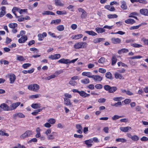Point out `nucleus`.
<instances>
[{
    "label": "nucleus",
    "mask_w": 148,
    "mask_h": 148,
    "mask_svg": "<svg viewBox=\"0 0 148 148\" xmlns=\"http://www.w3.org/2000/svg\"><path fill=\"white\" fill-rule=\"evenodd\" d=\"M28 88L29 90L37 92L39 89L40 87L37 84H35L33 85H29Z\"/></svg>",
    "instance_id": "1"
},
{
    "label": "nucleus",
    "mask_w": 148,
    "mask_h": 148,
    "mask_svg": "<svg viewBox=\"0 0 148 148\" xmlns=\"http://www.w3.org/2000/svg\"><path fill=\"white\" fill-rule=\"evenodd\" d=\"M86 43L85 42H79L76 43L74 45V48L78 49L80 48H85L86 47Z\"/></svg>",
    "instance_id": "2"
},
{
    "label": "nucleus",
    "mask_w": 148,
    "mask_h": 148,
    "mask_svg": "<svg viewBox=\"0 0 148 148\" xmlns=\"http://www.w3.org/2000/svg\"><path fill=\"white\" fill-rule=\"evenodd\" d=\"M32 134L33 132L32 131L29 130H27L21 136L20 138H25L29 136L30 135H32Z\"/></svg>",
    "instance_id": "3"
},
{
    "label": "nucleus",
    "mask_w": 148,
    "mask_h": 148,
    "mask_svg": "<svg viewBox=\"0 0 148 148\" xmlns=\"http://www.w3.org/2000/svg\"><path fill=\"white\" fill-rule=\"evenodd\" d=\"M0 108L2 109L3 111H10V106H9L5 103H3L0 105Z\"/></svg>",
    "instance_id": "4"
},
{
    "label": "nucleus",
    "mask_w": 148,
    "mask_h": 148,
    "mask_svg": "<svg viewBox=\"0 0 148 148\" xmlns=\"http://www.w3.org/2000/svg\"><path fill=\"white\" fill-rule=\"evenodd\" d=\"M8 77L9 78L10 83H13L15 80L16 77L14 74L10 73L8 74Z\"/></svg>",
    "instance_id": "5"
},
{
    "label": "nucleus",
    "mask_w": 148,
    "mask_h": 148,
    "mask_svg": "<svg viewBox=\"0 0 148 148\" xmlns=\"http://www.w3.org/2000/svg\"><path fill=\"white\" fill-rule=\"evenodd\" d=\"M21 104V102H17L12 103L10 106V110H12L16 109Z\"/></svg>",
    "instance_id": "6"
},
{
    "label": "nucleus",
    "mask_w": 148,
    "mask_h": 148,
    "mask_svg": "<svg viewBox=\"0 0 148 148\" xmlns=\"http://www.w3.org/2000/svg\"><path fill=\"white\" fill-rule=\"evenodd\" d=\"M60 55L59 54H56L54 55H51L49 57V58L52 60H56L59 58L60 57Z\"/></svg>",
    "instance_id": "7"
},
{
    "label": "nucleus",
    "mask_w": 148,
    "mask_h": 148,
    "mask_svg": "<svg viewBox=\"0 0 148 148\" xmlns=\"http://www.w3.org/2000/svg\"><path fill=\"white\" fill-rule=\"evenodd\" d=\"M95 81H101L102 79V77L99 75H93L92 78Z\"/></svg>",
    "instance_id": "8"
},
{
    "label": "nucleus",
    "mask_w": 148,
    "mask_h": 148,
    "mask_svg": "<svg viewBox=\"0 0 148 148\" xmlns=\"http://www.w3.org/2000/svg\"><path fill=\"white\" fill-rule=\"evenodd\" d=\"M140 13L145 16H148V9H142L140 10Z\"/></svg>",
    "instance_id": "9"
},
{
    "label": "nucleus",
    "mask_w": 148,
    "mask_h": 148,
    "mask_svg": "<svg viewBox=\"0 0 148 148\" xmlns=\"http://www.w3.org/2000/svg\"><path fill=\"white\" fill-rule=\"evenodd\" d=\"M111 40L112 42L114 44L120 43L121 41V40L118 38H111Z\"/></svg>",
    "instance_id": "10"
},
{
    "label": "nucleus",
    "mask_w": 148,
    "mask_h": 148,
    "mask_svg": "<svg viewBox=\"0 0 148 148\" xmlns=\"http://www.w3.org/2000/svg\"><path fill=\"white\" fill-rule=\"evenodd\" d=\"M20 10V9L19 8H18L16 7H14L12 9V12L13 13V14H14V15L16 17V18H18L19 16H17V15L15 13L16 11L18 12H19V10Z\"/></svg>",
    "instance_id": "11"
},
{
    "label": "nucleus",
    "mask_w": 148,
    "mask_h": 148,
    "mask_svg": "<svg viewBox=\"0 0 148 148\" xmlns=\"http://www.w3.org/2000/svg\"><path fill=\"white\" fill-rule=\"evenodd\" d=\"M131 129V127L129 126L126 127H121L120 128V130L124 132H128V130Z\"/></svg>",
    "instance_id": "12"
},
{
    "label": "nucleus",
    "mask_w": 148,
    "mask_h": 148,
    "mask_svg": "<svg viewBox=\"0 0 148 148\" xmlns=\"http://www.w3.org/2000/svg\"><path fill=\"white\" fill-rule=\"evenodd\" d=\"M27 40V37L26 36L21 37L18 40V42L20 43H24Z\"/></svg>",
    "instance_id": "13"
},
{
    "label": "nucleus",
    "mask_w": 148,
    "mask_h": 148,
    "mask_svg": "<svg viewBox=\"0 0 148 148\" xmlns=\"http://www.w3.org/2000/svg\"><path fill=\"white\" fill-rule=\"evenodd\" d=\"M84 142L88 147H90L92 145V144L91 143L93 142V140H92V139H90L85 141Z\"/></svg>",
    "instance_id": "14"
},
{
    "label": "nucleus",
    "mask_w": 148,
    "mask_h": 148,
    "mask_svg": "<svg viewBox=\"0 0 148 148\" xmlns=\"http://www.w3.org/2000/svg\"><path fill=\"white\" fill-rule=\"evenodd\" d=\"M69 59L62 58L58 61V62L67 64L69 63Z\"/></svg>",
    "instance_id": "15"
},
{
    "label": "nucleus",
    "mask_w": 148,
    "mask_h": 148,
    "mask_svg": "<svg viewBox=\"0 0 148 148\" xmlns=\"http://www.w3.org/2000/svg\"><path fill=\"white\" fill-rule=\"evenodd\" d=\"M82 75L83 76H86L89 78H92L93 76L92 73L90 72H83L82 73Z\"/></svg>",
    "instance_id": "16"
},
{
    "label": "nucleus",
    "mask_w": 148,
    "mask_h": 148,
    "mask_svg": "<svg viewBox=\"0 0 148 148\" xmlns=\"http://www.w3.org/2000/svg\"><path fill=\"white\" fill-rule=\"evenodd\" d=\"M83 36V35L82 34H78L77 35L73 36L71 38L73 39L77 40L82 37Z\"/></svg>",
    "instance_id": "17"
},
{
    "label": "nucleus",
    "mask_w": 148,
    "mask_h": 148,
    "mask_svg": "<svg viewBox=\"0 0 148 148\" xmlns=\"http://www.w3.org/2000/svg\"><path fill=\"white\" fill-rule=\"evenodd\" d=\"M125 23L127 24H132L135 23V20L133 19L129 18L125 21Z\"/></svg>",
    "instance_id": "18"
},
{
    "label": "nucleus",
    "mask_w": 148,
    "mask_h": 148,
    "mask_svg": "<svg viewBox=\"0 0 148 148\" xmlns=\"http://www.w3.org/2000/svg\"><path fill=\"white\" fill-rule=\"evenodd\" d=\"M117 60V59L116 56L114 55H113L111 59V64L112 65H114V64L116 63Z\"/></svg>",
    "instance_id": "19"
},
{
    "label": "nucleus",
    "mask_w": 148,
    "mask_h": 148,
    "mask_svg": "<svg viewBox=\"0 0 148 148\" xmlns=\"http://www.w3.org/2000/svg\"><path fill=\"white\" fill-rule=\"evenodd\" d=\"M64 104L66 106H70L71 105V102L70 100L68 98H64Z\"/></svg>",
    "instance_id": "20"
},
{
    "label": "nucleus",
    "mask_w": 148,
    "mask_h": 148,
    "mask_svg": "<svg viewBox=\"0 0 148 148\" xmlns=\"http://www.w3.org/2000/svg\"><path fill=\"white\" fill-rule=\"evenodd\" d=\"M55 3L57 6H63L64 5V4L62 3L59 0H55Z\"/></svg>",
    "instance_id": "21"
},
{
    "label": "nucleus",
    "mask_w": 148,
    "mask_h": 148,
    "mask_svg": "<svg viewBox=\"0 0 148 148\" xmlns=\"http://www.w3.org/2000/svg\"><path fill=\"white\" fill-rule=\"evenodd\" d=\"M31 107L34 109H37L41 107V104L40 103H33L31 106Z\"/></svg>",
    "instance_id": "22"
},
{
    "label": "nucleus",
    "mask_w": 148,
    "mask_h": 148,
    "mask_svg": "<svg viewBox=\"0 0 148 148\" xmlns=\"http://www.w3.org/2000/svg\"><path fill=\"white\" fill-rule=\"evenodd\" d=\"M61 21V20L60 19H57L56 20H52L50 24H54L55 25H58L59 24Z\"/></svg>",
    "instance_id": "23"
},
{
    "label": "nucleus",
    "mask_w": 148,
    "mask_h": 148,
    "mask_svg": "<svg viewBox=\"0 0 148 148\" xmlns=\"http://www.w3.org/2000/svg\"><path fill=\"white\" fill-rule=\"evenodd\" d=\"M95 30L98 33H102L105 31V30L103 28L97 27L95 28Z\"/></svg>",
    "instance_id": "24"
},
{
    "label": "nucleus",
    "mask_w": 148,
    "mask_h": 148,
    "mask_svg": "<svg viewBox=\"0 0 148 148\" xmlns=\"http://www.w3.org/2000/svg\"><path fill=\"white\" fill-rule=\"evenodd\" d=\"M42 14L43 15H55V14L52 12L48 11H44L42 13Z\"/></svg>",
    "instance_id": "25"
},
{
    "label": "nucleus",
    "mask_w": 148,
    "mask_h": 148,
    "mask_svg": "<svg viewBox=\"0 0 148 148\" xmlns=\"http://www.w3.org/2000/svg\"><path fill=\"white\" fill-rule=\"evenodd\" d=\"M121 8L124 10H126L127 7L126 4V3L124 1H123L121 2Z\"/></svg>",
    "instance_id": "26"
},
{
    "label": "nucleus",
    "mask_w": 148,
    "mask_h": 148,
    "mask_svg": "<svg viewBox=\"0 0 148 148\" xmlns=\"http://www.w3.org/2000/svg\"><path fill=\"white\" fill-rule=\"evenodd\" d=\"M85 32L90 35H91L92 36H95L97 35V34L96 33L92 31H86Z\"/></svg>",
    "instance_id": "27"
},
{
    "label": "nucleus",
    "mask_w": 148,
    "mask_h": 148,
    "mask_svg": "<svg viewBox=\"0 0 148 148\" xmlns=\"http://www.w3.org/2000/svg\"><path fill=\"white\" fill-rule=\"evenodd\" d=\"M128 51V50L127 49H122L121 50H119L118 51V53L119 54H121L124 53H127Z\"/></svg>",
    "instance_id": "28"
},
{
    "label": "nucleus",
    "mask_w": 148,
    "mask_h": 148,
    "mask_svg": "<svg viewBox=\"0 0 148 148\" xmlns=\"http://www.w3.org/2000/svg\"><path fill=\"white\" fill-rule=\"evenodd\" d=\"M117 90V88L116 86L111 87L109 91V92L110 93H113L114 92Z\"/></svg>",
    "instance_id": "29"
},
{
    "label": "nucleus",
    "mask_w": 148,
    "mask_h": 148,
    "mask_svg": "<svg viewBox=\"0 0 148 148\" xmlns=\"http://www.w3.org/2000/svg\"><path fill=\"white\" fill-rule=\"evenodd\" d=\"M122 105V103L121 101H119L117 103H115L114 104H111V106H115L116 107H119Z\"/></svg>",
    "instance_id": "30"
},
{
    "label": "nucleus",
    "mask_w": 148,
    "mask_h": 148,
    "mask_svg": "<svg viewBox=\"0 0 148 148\" xmlns=\"http://www.w3.org/2000/svg\"><path fill=\"white\" fill-rule=\"evenodd\" d=\"M8 26L10 28L14 29L17 26V24L16 23H10L9 24Z\"/></svg>",
    "instance_id": "31"
},
{
    "label": "nucleus",
    "mask_w": 148,
    "mask_h": 148,
    "mask_svg": "<svg viewBox=\"0 0 148 148\" xmlns=\"http://www.w3.org/2000/svg\"><path fill=\"white\" fill-rule=\"evenodd\" d=\"M16 60L18 61H25V59L23 56L17 55Z\"/></svg>",
    "instance_id": "32"
},
{
    "label": "nucleus",
    "mask_w": 148,
    "mask_h": 148,
    "mask_svg": "<svg viewBox=\"0 0 148 148\" xmlns=\"http://www.w3.org/2000/svg\"><path fill=\"white\" fill-rule=\"evenodd\" d=\"M115 77L116 79L119 78L120 79H121L122 78L123 79V76L121 74H120L118 73H116L114 74Z\"/></svg>",
    "instance_id": "33"
},
{
    "label": "nucleus",
    "mask_w": 148,
    "mask_h": 148,
    "mask_svg": "<svg viewBox=\"0 0 148 148\" xmlns=\"http://www.w3.org/2000/svg\"><path fill=\"white\" fill-rule=\"evenodd\" d=\"M115 140L116 142H121L122 143L126 142L127 140L125 138H118L116 139Z\"/></svg>",
    "instance_id": "34"
},
{
    "label": "nucleus",
    "mask_w": 148,
    "mask_h": 148,
    "mask_svg": "<svg viewBox=\"0 0 148 148\" xmlns=\"http://www.w3.org/2000/svg\"><path fill=\"white\" fill-rule=\"evenodd\" d=\"M82 84H88L90 83V80L88 79H83L81 81Z\"/></svg>",
    "instance_id": "35"
},
{
    "label": "nucleus",
    "mask_w": 148,
    "mask_h": 148,
    "mask_svg": "<svg viewBox=\"0 0 148 148\" xmlns=\"http://www.w3.org/2000/svg\"><path fill=\"white\" fill-rule=\"evenodd\" d=\"M56 29L59 31H62L64 30V27L62 25H60L57 27Z\"/></svg>",
    "instance_id": "36"
},
{
    "label": "nucleus",
    "mask_w": 148,
    "mask_h": 148,
    "mask_svg": "<svg viewBox=\"0 0 148 148\" xmlns=\"http://www.w3.org/2000/svg\"><path fill=\"white\" fill-rule=\"evenodd\" d=\"M107 16L110 19L116 18L118 17V16L115 14H109Z\"/></svg>",
    "instance_id": "37"
},
{
    "label": "nucleus",
    "mask_w": 148,
    "mask_h": 148,
    "mask_svg": "<svg viewBox=\"0 0 148 148\" xmlns=\"http://www.w3.org/2000/svg\"><path fill=\"white\" fill-rule=\"evenodd\" d=\"M131 46L134 47L139 48L142 47V45L140 44H138L136 43L131 44Z\"/></svg>",
    "instance_id": "38"
},
{
    "label": "nucleus",
    "mask_w": 148,
    "mask_h": 148,
    "mask_svg": "<svg viewBox=\"0 0 148 148\" xmlns=\"http://www.w3.org/2000/svg\"><path fill=\"white\" fill-rule=\"evenodd\" d=\"M106 59L104 57H101L98 61L99 63L103 64L106 62Z\"/></svg>",
    "instance_id": "39"
},
{
    "label": "nucleus",
    "mask_w": 148,
    "mask_h": 148,
    "mask_svg": "<svg viewBox=\"0 0 148 148\" xmlns=\"http://www.w3.org/2000/svg\"><path fill=\"white\" fill-rule=\"evenodd\" d=\"M56 13L58 15L66 14H67V12L65 11H57Z\"/></svg>",
    "instance_id": "40"
},
{
    "label": "nucleus",
    "mask_w": 148,
    "mask_h": 148,
    "mask_svg": "<svg viewBox=\"0 0 148 148\" xmlns=\"http://www.w3.org/2000/svg\"><path fill=\"white\" fill-rule=\"evenodd\" d=\"M138 14L136 12H133L131 13L130 15L129 16V17L133 18L135 16H138Z\"/></svg>",
    "instance_id": "41"
},
{
    "label": "nucleus",
    "mask_w": 148,
    "mask_h": 148,
    "mask_svg": "<svg viewBox=\"0 0 148 148\" xmlns=\"http://www.w3.org/2000/svg\"><path fill=\"white\" fill-rule=\"evenodd\" d=\"M106 77L108 79H112V74L110 72H108L106 74Z\"/></svg>",
    "instance_id": "42"
},
{
    "label": "nucleus",
    "mask_w": 148,
    "mask_h": 148,
    "mask_svg": "<svg viewBox=\"0 0 148 148\" xmlns=\"http://www.w3.org/2000/svg\"><path fill=\"white\" fill-rule=\"evenodd\" d=\"M31 64L29 63H25L22 65V67L24 69H27L28 67L30 66Z\"/></svg>",
    "instance_id": "43"
},
{
    "label": "nucleus",
    "mask_w": 148,
    "mask_h": 148,
    "mask_svg": "<svg viewBox=\"0 0 148 148\" xmlns=\"http://www.w3.org/2000/svg\"><path fill=\"white\" fill-rule=\"evenodd\" d=\"M48 121L50 124H53L55 123L56 120L54 119L51 118L48 120Z\"/></svg>",
    "instance_id": "44"
},
{
    "label": "nucleus",
    "mask_w": 148,
    "mask_h": 148,
    "mask_svg": "<svg viewBox=\"0 0 148 148\" xmlns=\"http://www.w3.org/2000/svg\"><path fill=\"white\" fill-rule=\"evenodd\" d=\"M123 116H120L117 115H114L112 117V119L113 121H114L116 119H119V118H121Z\"/></svg>",
    "instance_id": "45"
},
{
    "label": "nucleus",
    "mask_w": 148,
    "mask_h": 148,
    "mask_svg": "<svg viewBox=\"0 0 148 148\" xmlns=\"http://www.w3.org/2000/svg\"><path fill=\"white\" fill-rule=\"evenodd\" d=\"M111 87L109 85H105L103 86L104 89L106 91H108V92H109V91L110 90V89Z\"/></svg>",
    "instance_id": "46"
},
{
    "label": "nucleus",
    "mask_w": 148,
    "mask_h": 148,
    "mask_svg": "<svg viewBox=\"0 0 148 148\" xmlns=\"http://www.w3.org/2000/svg\"><path fill=\"white\" fill-rule=\"evenodd\" d=\"M142 25L141 24H140L138 25L134 26L131 27H130V30H133L136 29H138L140 26Z\"/></svg>",
    "instance_id": "47"
},
{
    "label": "nucleus",
    "mask_w": 148,
    "mask_h": 148,
    "mask_svg": "<svg viewBox=\"0 0 148 148\" xmlns=\"http://www.w3.org/2000/svg\"><path fill=\"white\" fill-rule=\"evenodd\" d=\"M87 16V13L85 11L82 13L81 15V17L82 18H85Z\"/></svg>",
    "instance_id": "48"
},
{
    "label": "nucleus",
    "mask_w": 148,
    "mask_h": 148,
    "mask_svg": "<svg viewBox=\"0 0 148 148\" xmlns=\"http://www.w3.org/2000/svg\"><path fill=\"white\" fill-rule=\"evenodd\" d=\"M55 77L56 75H53L45 77V79L49 80L51 79L54 78Z\"/></svg>",
    "instance_id": "49"
},
{
    "label": "nucleus",
    "mask_w": 148,
    "mask_h": 148,
    "mask_svg": "<svg viewBox=\"0 0 148 148\" xmlns=\"http://www.w3.org/2000/svg\"><path fill=\"white\" fill-rule=\"evenodd\" d=\"M0 135L2 136H9V134L7 133H5L4 132L2 131V130H0Z\"/></svg>",
    "instance_id": "50"
},
{
    "label": "nucleus",
    "mask_w": 148,
    "mask_h": 148,
    "mask_svg": "<svg viewBox=\"0 0 148 148\" xmlns=\"http://www.w3.org/2000/svg\"><path fill=\"white\" fill-rule=\"evenodd\" d=\"M40 97H41V95L40 94H36L31 96L30 97L32 99H34L38 98Z\"/></svg>",
    "instance_id": "51"
},
{
    "label": "nucleus",
    "mask_w": 148,
    "mask_h": 148,
    "mask_svg": "<svg viewBox=\"0 0 148 148\" xmlns=\"http://www.w3.org/2000/svg\"><path fill=\"white\" fill-rule=\"evenodd\" d=\"M132 139L134 141H137L138 140L139 138L137 136L135 135L132 136Z\"/></svg>",
    "instance_id": "52"
},
{
    "label": "nucleus",
    "mask_w": 148,
    "mask_h": 148,
    "mask_svg": "<svg viewBox=\"0 0 148 148\" xmlns=\"http://www.w3.org/2000/svg\"><path fill=\"white\" fill-rule=\"evenodd\" d=\"M38 40L39 41H42L43 39V36L42 34H39L38 35Z\"/></svg>",
    "instance_id": "53"
},
{
    "label": "nucleus",
    "mask_w": 148,
    "mask_h": 148,
    "mask_svg": "<svg viewBox=\"0 0 148 148\" xmlns=\"http://www.w3.org/2000/svg\"><path fill=\"white\" fill-rule=\"evenodd\" d=\"M85 93L86 92L84 91L81 90V91H79V94L81 96L83 97H85L84 96H85Z\"/></svg>",
    "instance_id": "54"
},
{
    "label": "nucleus",
    "mask_w": 148,
    "mask_h": 148,
    "mask_svg": "<svg viewBox=\"0 0 148 148\" xmlns=\"http://www.w3.org/2000/svg\"><path fill=\"white\" fill-rule=\"evenodd\" d=\"M131 101V100L130 99H125L123 101H122V102H123L125 104H127L130 103Z\"/></svg>",
    "instance_id": "55"
},
{
    "label": "nucleus",
    "mask_w": 148,
    "mask_h": 148,
    "mask_svg": "<svg viewBox=\"0 0 148 148\" xmlns=\"http://www.w3.org/2000/svg\"><path fill=\"white\" fill-rule=\"evenodd\" d=\"M99 72L101 73H104L106 72V70L105 69L102 68H100L99 69Z\"/></svg>",
    "instance_id": "56"
},
{
    "label": "nucleus",
    "mask_w": 148,
    "mask_h": 148,
    "mask_svg": "<svg viewBox=\"0 0 148 148\" xmlns=\"http://www.w3.org/2000/svg\"><path fill=\"white\" fill-rule=\"evenodd\" d=\"M122 97H115L113 98V100L115 101H120L122 100Z\"/></svg>",
    "instance_id": "57"
},
{
    "label": "nucleus",
    "mask_w": 148,
    "mask_h": 148,
    "mask_svg": "<svg viewBox=\"0 0 148 148\" xmlns=\"http://www.w3.org/2000/svg\"><path fill=\"white\" fill-rule=\"evenodd\" d=\"M27 10L26 9H20V10H19V13L20 14H22L23 12H27Z\"/></svg>",
    "instance_id": "58"
},
{
    "label": "nucleus",
    "mask_w": 148,
    "mask_h": 148,
    "mask_svg": "<svg viewBox=\"0 0 148 148\" xmlns=\"http://www.w3.org/2000/svg\"><path fill=\"white\" fill-rule=\"evenodd\" d=\"M69 84L73 86H75L76 84V82L75 81L72 80L69 81Z\"/></svg>",
    "instance_id": "59"
},
{
    "label": "nucleus",
    "mask_w": 148,
    "mask_h": 148,
    "mask_svg": "<svg viewBox=\"0 0 148 148\" xmlns=\"http://www.w3.org/2000/svg\"><path fill=\"white\" fill-rule=\"evenodd\" d=\"M95 87L97 89H101L102 88L103 86L101 84H97L95 85Z\"/></svg>",
    "instance_id": "60"
},
{
    "label": "nucleus",
    "mask_w": 148,
    "mask_h": 148,
    "mask_svg": "<svg viewBox=\"0 0 148 148\" xmlns=\"http://www.w3.org/2000/svg\"><path fill=\"white\" fill-rule=\"evenodd\" d=\"M106 99L105 98H100L98 99V102L100 103H103L105 102Z\"/></svg>",
    "instance_id": "61"
},
{
    "label": "nucleus",
    "mask_w": 148,
    "mask_h": 148,
    "mask_svg": "<svg viewBox=\"0 0 148 148\" xmlns=\"http://www.w3.org/2000/svg\"><path fill=\"white\" fill-rule=\"evenodd\" d=\"M18 115V117L20 118H24L25 116L24 114L21 113H17Z\"/></svg>",
    "instance_id": "62"
},
{
    "label": "nucleus",
    "mask_w": 148,
    "mask_h": 148,
    "mask_svg": "<svg viewBox=\"0 0 148 148\" xmlns=\"http://www.w3.org/2000/svg\"><path fill=\"white\" fill-rule=\"evenodd\" d=\"M142 141H147L148 140V138L146 136H143L140 138Z\"/></svg>",
    "instance_id": "63"
},
{
    "label": "nucleus",
    "mask_w": 148,
    "mask_h": 148,
    "mask_svg": "<svg viewBox=\"0 0 148 148\" xmlns=\"http://www.w3.org/2000/svg\"><path fill=\"white\" fill-rule=\"evenodd\" d=\"M142 40L143 41L145 44L148 45V39L143 38Z\"/></svg>",
    "instance_id": "64"
}]
</instances>
